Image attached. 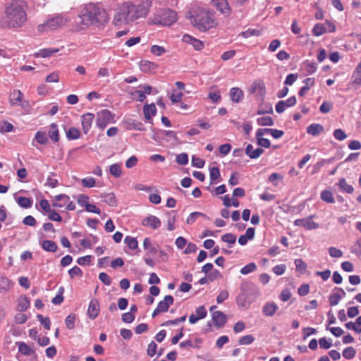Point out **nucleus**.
<instances>
[{
  "label": "nucleus",
  "instance_id": "f257e3e1",
  "mask_svg": "<svg viewBox=\"0 0 361 361\" xmlns=\"http://www.w3.org/2000/svg\"><path fill=\"white\" fill-rule=\"evenodd\" d=\"M27 4L23 0H11L4 6L0 27L16 29L22 27L27 21Z\"/></svg>",
  "mask_w": 361,
  "mask_h": 361
},
{
  "label": "nucleus",
  "instance_id": "f03ea898",
  "mask_svg": "<svg viewBox=\"0 0 361 361\" xmlns=\"http://www.w3.org/2000/svg\"><path fill=\"white\" fill-rule=\"evenodd\" d=\"M152 6V0H142L135 5L129 1L124 2L117 10L114 18L116 26L126 25L140 18H145Z\"/></svg>",
  "mask_w": 361,
  "mask_h": 361
},
{
  "label": "nucleus",
  "instance_id": "7ed1b4c3",
  "mask_svg": "<svg viewBox=\"0 0 361 361\" xmlns=\"http://www.w3.org/2000/svg\"><path fill=\"white\" fill-rule=\"evenodd\" d=\"M187 17L192 26L201 32L216 27L218 24L213 12L197 6H194L190 9Z\"/></svg>",
  "mask_w": 361,
  "mask_h": 361
},
{
  "label": "nucleus",
  "instance_id": "20e7f679",
  "mask_svg": "<svg viewBox=\"0 0 361 361\" xmlns=\"http://www.w3.org/2000/svg\"><path fill=\"white\" fill-rule=\"evenodd\" d=\"M83 25H103L108 22L109 17L106 11L100 6L94 4L86 5L79 16Z\"/></svg>",
  "mask_w": 361,
  "mask_h": 361
},
{
  "label": "nucleus",
  "instance_id": "39448f33",
  "mask_svg": "<svg viewBox=\"0 0 361 361\" xmlns=\"http://www.w3.org/2000/svg\"><path fill=\"white\" fill-rule=\"evenodd\" d=\"M240 290V293L236 298V302L239 307L245 308H247L260 294L257 287L250 281L242 283Z\"/></svg>",
  "mask_w": 361,
  "mask_h": 361
},
{
  "label": "nucleus",
  "instance_id": "423d86ee",
  "mask_svg": "<svg viewBox=\"0 0 361 361\" xmlns=\"http://www.w3.org/2000/svg\"><path fill=\"white\" fill-rule=\"evenodd\" d=\"M68 20L63 13L50 16L44 23L38 25L37 30L40 32L56 30L64 26Z\"/></svg>",
  "mask_w": 361,
  "mask_h": 361
},
{
  "label": "nucleus",
  "instance_id": "0eeeda50",
  "mask_svg": "<svg viewBox=\"0 0 361 361\" xmlns=\"http://www.w3.org/2000/svg\"><path fill=\"white\" fill-rule=\"evenodd\" d=\"M114 115L107 109L99 111L97 114L96 125L100 129H104L106 126L113 122Z\"/></svg>",
  "mask_w": 361,
  "mask_h": 361
},
{
  "label": "nucleus",
  "instance_id": "6e6552de",
  "mask_svg": "<svg viewBox=\"0 0 361 361\" xmlns=\"http://www.w3.org/2000/svg\"><path fill=\"white\" fill-rule=\"evenodd\" d=\"M335 30L336 26L330 21L326 20L324 23L316 24L312 29V33L319 37L327 32H333Z\"/></svg>",
  "mask_w": 361,
  "mask_h": 361
},
{
  "label": "nucleus",
  "instance_id": "1a4fd4ad",
  "mask_svg": "<svg viewBox=\"0 0 361 361\" xmlns=\"http://www.w3.org/2000/svg\"><path fill=\"white\" fill-rule=\"evenodd\" d=\"M177 20V15L174 11L167 9L161 12L159 16V23L165 26H169Z\"/></svg>",
  "mask_w": 361,
  "mask_h": 361
},
{
  "label": "nucleus",
  "instance_id": "9d476101",
  "mask_svg": "<svg viewBox=\"0 0 361 361\" xmlns=\"http://www.w3.org/2000/svg\"><path fill=\"white\" fill-rule=\"evenodd\" d=\"M174 301L173 298L170 295H166L163 300H161L157 307V308L152 312V317H155L160 313L166 312L168 311L170 305H173Z\"/></svg>",
  "mask_w": 361,
  "mask_h": 361
},
{
  "label": "nucleus",
  "instance_id": "9b49d317",
  "mask_svg": "<svg viewBox=\"0 0 361 361\" xmlns=\"http://www.w3.org/2000/svg\"><path fill=\"white\" fill-rule=\"evenodd\" d=\"M313 216H309L304 219H298L294 221V225L301 226L307 230H314L319 228V224L312 221Z\"/></svg>",
  "mask_w": 361,
  "mask_h": 361
},
{
  "label": "nucleus",
  "instance_id": "f8f14e48",
  "mask_svg": "<svg viewBox=\"0 0 361 361\" xmlns=\"http://www.w3.org/2000/svg\"><path fill=\"white\" fill-rule=\"evenodd\" d=\"M212 4L224 16H228L231 13V8L227 0H212Z\"/></svg>",
  "mask_w": 361,
  "mask_h": 361
},
{
  "label": "nucleus",
  "instance_id": "ddd939ff",
  "mask_svg": "<svg viewBox=\"0 0 361 361\" xmlns=\"http://www.w3.org/2000/svg\"><path fill=\"white\" fill-rule=\"evenodd\" d=\"M295 96L289 97L287 100H281L276 104V111L279 114L283 113L287 107L293 106L296 104Z\"/></svg>",
  "mask_w": 361,
  "mask_h": 361
},
{
  "label": "nucleus",
  "instance_id": "4468645a",
  "mask_svg": "<svg viewBox=\"0 0 361 361\" xmlns=\"http://www.w3.org/2000/svg\"><path fill=\"white\" fill-rule=\"evenodd\" d=\"M94 118V115L92 113H86L82 116L81 122L82 126V131L85 134H87L90 131Z\"/></svg>",
  "mask_w": 361,
  "mask_h": 361
},
{
  "label": "nucleus",
  "instance_id": "2eb2a0df",
  "mask_svg": "<svg viewBox=\"0 0 361 361\" xmlns=\"http://www.w3.org/2000/svg\"><path fill=\"white\" fill-rule=\"evenodd\" d=\"M99 303L98 300L97 299H92L87 309L88 317L91 319H94L99 315Z\"/></svg>",
  "mask_w": 361,
  "mask_h": 361
},
{
  "label": "nucleus",
  "instance_id": "dca6fc26",
  "mask_svg": "<svg viewBox=\"0 0 361 361\" xmlns=\"http://www.w3.org/2000/svg\"><path fill=\"white\" fill-rule=\"evenodd\" d=\"M142 225L146 227H150L157 229L161 226V221L159 218L154 215H150L142 221Z\"/></svg>",
  "mask_w": 361,
  "mask_h": 361
},
{
  "label": "nucleus",
  "instance_id": "f3484780",
  "mask_svg": "<svg viewBox=\"0 0 361 361\" xmlns=\"http://www.w3.org/2000/svg\"><path fill=\"white\" fill-rule=\"evenodd\" d=\"M143 113L146 121L153 124L152 116L157 113V108L154 103L151 104H145L143 108Z\"/></svg>",
  "mask_w": 361,
  "mask_h": 361
},
{
  "label": "nucleus",
  "instance_id": "a211bd4d",
  "mask_svg": "<svg viewBox=\"0 0 361 361\" xmlns=\"http://www.w3.org/2000/svg\"><path fill=\"white\" fill-rule=\"evenodd\" d=\"M251 92L257 93L259 97L264 98L266 94V87L264 82L255 81L251 86Z\"/></svg>",
  "mask_w": 361,
  "mask_h": 361
},
{
  "label": "nucleus",
  "instance_id": "6ab92c4d",
  "mask_svg": "<svg viewBox=\"0 0 361 361\" xmlns=\"http://www.w3.org/2000/svg\"><path fill=\"white\" fill-rule=\"evenodd\" d=\"M264 153V149L262 148L258 147L255 149H253V147L251 144H249L245 147V154L250 159H257Z\"/></svg>",
  "mask_w": 361,
  "mask_h": 361
},
{
  "label": "nucleus",
  "instance_id": "aec40b11",
  "mask_svg": "<svg viewBox=\"0 0 361 361\" xmlns=\"http://www.w3.org/2000/svg\"><path fill=\"white\" fill-rule=\"evenodd\" d=\"M212 320L218 327L223 326L226 322V315L221 311H215L212 314Z\"/></svg>",
  "mask_w": 361,
  "mask_h": 361
},
{
  "label": "nucleus",
  "instance_id": "412c9836",
  "mask_svg": "<svg viewBox=\"0 0 361 361\" xmlns=\"http://www.w3.org/2000/svg\"><path fill=\"white\" fill-rule=\"evenodd\" d=\"M278 308V305L275 302H267L263 306L262 312L267 317H272Z\"/></svg>",
  "mask_w": 361,
  "mask_h": 361
},
{
  "label": "nucleus",
  "instance_id": "4be33fe9",
  "mask_svg": "<svg viewBox=\"0 0 361 361\" xmlns=\"http://www.w3.org/2000/svg\"><path fill=\"white\" fill-rule=\"evenodd\" d=\"M243 92L238 87H232L230 90L231 99L234 102H240L243 99Z\"/></svg>",
  "mask_w": 361,
  "mask_h": 361
},
{
  "label": "nucleus",
  "instance_id": "5701e85b",
  "mask_svg": "<svg viewBox=\"0 0 361 361\" xmlns=\"http://www.w3.org/2000/svg\"><path fill=\"white\" fill-rule=\"evenodd\" d=\"M23 93L18 90H13L10 94V102L11 105H20L22 102Z\"/></svg>",
  "mask_w": 361,
  "mask_h": 361
},
{
  "label": "nucleus",
  "instance_id": "b1692460",
  "mask_svg": "<svg viewBox=\"0 0 361 361\" xmlns=\"http://www.w3.org/2000/svg\"><path fill=\"white\" fill-rule=\"evenodd\" d=\"M323 131L324 127L318 123H312L307 128V133L313 136H317Z\"/></svg>",
  "mask_w": 361,
  "mask_h": 361
},
{
  "label": "nucleus",
  "instance_id": "393cba45",
  "mask_svg": "<svg viewBox=\"0 0 361 361\" xmlns=\"http://www.w3.org/2000/svg\"><path fill=\"white\" fill-rule=\"evenodd\" d=\"M30 307V300L27 297L23 295L18 300L17 310L24 312Z\"/></svg>",
  "mask_w": 361,
  "mask_h": 361
},
{
  "label": "nucleus",
  "instance_id": "a878e982",
  "mask_svg": "<svg viewBox=\"0 0 361 361\" xmlns=\"http://www.w3.org/2000/svg\"><path fill=\"white\" fill-rule=\"evenodd\" d=\"M41 246L47 252H54L57 250V245L54 241L44 240L42 242Z\"/></svg>",
  "mask_w": 361,
  "mask_h": 361
},
{
  "label": "nucleus",
  "instance_id": "bb28decb",
  "mask_svg": "<svg viewBox=\"0 0 361 361\" xmlns=\"http://www.w3.org/2000/svg\"><path fill=\"white\" fill-rule=\"evenodd\" d=\"M351 85L355 90L358 89L361 86V71L356 68L353 71L352 75Z\"/></svg>",
  "mask_w": 361,
  "mask_h": 361
},
{
  "label": "nucleus",
  "instance_id": "cd10ccee",
  "mask_svg": "<svg viewBox=\"0 0 361 361\" xmlns=\"http://www.w3.org/2000/svg\"><path fill=\"white\" fill-rule=\"evenodd\" d=\"M48 135L50 139H51L53 141L58 142L59 140V133L56 124L51 123L50 125V129L49 130Z\"/></svg>",
  "mask_w": 361,
  "mask_h": 361
},
{
  "label": "nucleus",
  "instance_id": "c85d7f7f",
  "mask_svg": "<svg viewBox=\"0 0 361 361\" xmlns=\"http://www.w3.org/2000/svg\"><path fill=\"white\" fill-rule=\"evenodd\" d=\"M101 198L102 199L103 202L111 207H114L116 205V200L113 193L102 194L101 195Z\"/></svg>",
  "mask_w": 361,
  "mask_h": 361
},
{
  "label": "nucleus",
  "instance_id": "c756f323",
  "mask_svg": "<svg viewBox=\"0 0 361 361\" xmlns=\"http://www.w3.org/2000/svg\"><path fill=\"white\" fill-rule=\"evenodd\" d=\"M302 66L304 70L307 72V74L314 73L317 69V65L314 62H312L310 61H305L302 63Z\"/></svg>",
  "mask_w": 361,
  "mask_h": 361
},
{
  "label": "nucleus",
  "instance_id": "7c9ffc66",
  "mask_svg": "<svg viewBox=\"0 0 361 361\" xmlns=\"http://www.w3.org/2000/svg\"><path fill=\"white\" fill-rule=\"evenodd\" d=\"M331 162V159H321L320 161L317 162L313 166V168H312V170L311 171V173L312 175L317 174V173L319 172V171L321 170L322 166H324L326 164H329Z\"/></svg>",
  "mask_w": 361,
  "mask_h": 361
},
{
  "label": "nucleus",
  "instance_id": "2f4dec72",
  "mask_svg": "<svg viewBox=\"0 0 361 361\" xmlns=\"http://www.w3.org/2000/svg\"><path fill=\"white\" fill-rule=\"evenodd\" d=\"M80 135V130L76 128L71 127L66 131V137L69 140L78 139Z\"/></svg>",
  "mask_w": 361,
  "mask_h": 361
},
{
  "label": "nucleus",
  "instance_id": "473e14b6",
  "mask_svg": "<svg viewBox=\"0 0 361 361\" xmlns=\"http://www.w3.org/2000/svg\"><path fill=\"white\" fill-rule=\"evenodd\" d=\"M59 50L57 49H42L37 53L35 54V56L37 57H49L51 56L53 54L56 53Z\"/></svg>",
  "mask_w": 361,
  "mask_h": 361
},
{
  "label": "nucleus",
  "instance_id": "72a5a7b5",
  "mask_svg": "<svg viewBox=\"0 0 361 361\" xmlns=\"http://www.w3.org/2000/svg\"><path fill=\"white\" fill-rule=\"evenodd\" d=\"M339 188L344 192L350 194L353 192L354 188L352 185L347 183L345 178H342L339 180L338 182Z\"/></svg>",
  "mask_w": 361,
  "mask_h": 361
},
{
  "label": "nucleus",
  "instance_id": "f704fd0d",
  "mask_svg": "<svg viewBox=\"0 0 361 361\" xmlns=\"http://www.w3.org/2000/svg\"><path fill=\"white\" fill-rule=\"evenodd\" d=\"M144 249L147 250L149 255H154L157 252L155 247L152 246L151 240L149 238H145L143 241Z\"/></svg>",
  "mask_w": 361,
  "mask_h": 361
},
{
  "label": "nucleus",
  "instance_id": "c9c22d12",
  "mask_svg": "<svg viewBox=\"0 0 361 361\" xmlns=\"http://www.w3.org/2000/svg\"><path fill=\"white\" fill-rule=\"evenodd\" d=\"M17 203L23 208H30L32 204V200L25 197H19L16 200Z\"/></svg>",
  "mask_w": 361,
  "mask_h": 361
},
{
  "label": "nucleus",
  "instance_id": "e433bc0d",
  "mask_svg": "<svg viewBox=\"0 0 361 361\" xmlns=\"http://www.w3.org/2000/svg\"><path fill=\"white\" fill-rule=\"evenodd\" d=\"M257 123L261 126H271L274 125V121L270 116H262L258 118Z\"/></svg>",
  "mask_w": 361,
  "mask_h": 361
},
{
  "label": "nucleus",
  "instance_id": "4c0bfd02",
  "mask_svg": "<svg viewBox=\"0 0 361 361\" xmlns=\"http://www.w3.org/2000/svg\"><path fill=\"white\" fill-rule=\"evenodd\" d=\"M321 199L327 203H334L335 202L333 193L329 190H323L321 192Z\"/></svg>",
  "mask_w": 361,
  "mask_h": 361
},
{
  "label": "nucleus",
  "instance_id": "58836bf2",
  "mask_svg": "<svg viewBox=\"0 0 361 361\" xmlns=\"http://www.w3.org/2000/svg\"><path fill=\"white\" fill-rule=\"evenodd\" d=\"M124 242L130 250H133L138 247V243L135 238L126 236L125 238Z\"/></svg>",
  "mask_w": 361,
  "mask_h": 361
},
{
  "label": "nucleus",
  "instance_id": "ea45409f",
  "mask_svg": "<svg viewBox=\"0 0 361 361\" xmlns=\"http://www.w3.org/2000/svg\"><path fill=\"white\" fill-rule=\"evenodd\" d=\"M257 269V265L254 262L249 263L240 269V273L243 275H247L254 272Z\"/></svg>",
  "mask_w": 361,
  "mask_h": 361
},
{
  "label": "nucleus",
  "instance_id": "a19ab883",
  "mask_svg": "<svg viewBox=\"0 0 361 361\" xmlns=\"http://www.w3.org/2000/svg\"><path fill=\"white\" fill-rule=\"evenodd\" d=\"M110 173L116 178H119L121 176V168L118 164H114L110 166Z\"/></svg>",
  "mask_w": 361,
  "mask_h": 361
},
{
  "label": "nucleus",
  "instance_id": "79ce46f5",
  "mask_svg": "<svg viewBox=\"0 0 361 361\" xmlns=\"http://www.w3.org/2000/svg\"><path fill=\"white\" fill-rule=\"evenodd\" d=\"M356 355V350L353 347H347L343 351V356L348 360L353 359Z\"/></svg>",
  "mask_w": 361,
  "mask_h": 361
},
{
  "label": "nucleus",
  "instance_id": "37998d69",
  "mask_svg": "<svg viewBox=\"0 0 361 361\" xmlns=\"http://www.w3.org/2000/svg\"><path fill=\"white\" fill-rule=\"evenodd\" d=\"M200 216L207 217V216L202 212H195L191 213L188 216V218L186 219V223L188 224H192L195 221L196 219Z\"/></svg>",
  "mask_w": 361,
  "mask_h": 361
},
{
  "label": "nucleus",
  "instance_id": "c03bdc74",
  "mask_svg": "<svg viewBox=\"0 0 361 361\" xmlns=\"http://www.w3.org/2000/svg\"><path fill=\"white\" fill-rule=\"evenodd\" d=\"M68 274L71 279H73L75 276L82 277L83 273L80 267L75 266L73 268H71V269H69Z\"/></svg>",
  "mask_w": 361,
  "mask_h": 361
},
{
  "label": "nucleus",
  "instance_id": "a18cd8bd",
  "mask_svg": "<svg viewBox=\"0 0 361 361\" xmlns=\"http://www.w3.org/2000/svg\"><path fill=\"white\" fill-rule=\"evenodd\" d=\"M259 35L260 32L256 29H248L245 31L241 32L240 34V35L244 38H248L251 36H259Z\"/></svg>",
  "mask_w": 361,
  "mask_h": 361
},
{
  "label": "nucleus",
  "instance_id": "49530a36",
  "mask_svg": "<svg viewBox=\"0 0 361 361\" xmlns=\"http://www.w3.org/2000/svg\"><path fill=\"white\" fill-rule=\"evenodd\" d=\"M222 241L230 245H233L236 241V236L232 233H226L221 236Z\"/></svg>",
  "mask_w": 361,
  "mask_h": 361
},
{
  "label": "nucleus",
  "instance_id": "de8ad7c7",
  "mask_svg": "<svg viewBox=\"0 0 361 361\" xmlns=\"http://www.w3.org/2000/svg\"><path fill=\"white\" fill-rule=\"evenodd\" d=\"M35 139L41 145H45L48 141L46 133L42 131L37 132Z\"/></svg>",
  "mask_w": 361,
  "mask_h": 361
},
{
  "label": "nucleus",
  "instance_id": "09e8293b",
  "mask_svg": "<svg viewBox=\"0 0 361 361\" xmlns=\"http://www.w3.org/2000/svg\"><path fill=\"white\" fill-rule=\"evenodd\" d=\"M75 315L69 314L65 319L66 326L68 329H73L75 326Z\"/></svg>",
  "mask_w": 361,
  "mask_h": 361
},
{
  "label": "nucleus",
  "instance_id": "8fccbe9b",
  "mask_svg": "<svg viewBox=\"0 0 361 361\" xmlns=\"http://www.w3.org/2000/svg\"><path fill=\"white\" fill-rule=\"evenodd\" d=\"M18 350L25 355H29L31 353L30 348L24 342L18 343Z\"/></svg>",
  "mask_w": 361,
  "mask_h": 361
},
{
  "label": "nucleus",
  "instance_id": "3c124183",
  "mask_svg": "<svg viewBox=\"0 0 361 361\" xmlns=\"http://www.w3.org/2000/svg\"><path fill=\"white\" fill-rule=\"evenodd\" d=\"M37 318L47 330L50 329L51 322L48 317H44L42 314H37Z\"/></svg>",
  "mask_w": 361,
  "mask_h": 361
},
{
  "label": "nucleus",
  "instance_id": "603ef678",
  "mask_svg": "<svg viewBox=\"0 0 361 361\" xmlns=\"http://www.w3.org/2000/svg\"><path fill=\"white\" fill-rule=\"evenodd\" d=\"M341 300V296L339 295V293L337 291H334L329 296V303L331 306H335L338 304Z\"/></svg>",
  "mask_w": 361,
  "mask_h": 361
},
{
  "label": "nucleus",
  "instance_id": "864d4df0",
  "mask_svg": "<svg viewBox=\"0 0 361 361\" xmlns=\"http://www.w3.org/2000/svg\"><path fill=\"white\" fill-rule=\"evenodd\" d=\"M89 197L86 195L80 194L78 196L77 202L78 204L81 207H87V204H89Z\"/></svg>",
  "mask_w": 361,
  "mask_h": 361
},
{
  "label": "nucleus",
  "instance_id": "5fc2aeb1",
  "mask_svg": "<svg viewBox=\"0 0 361 361\" xmlns=\"http://www.w3.org/2000/svg\"><path fill=\"white\" fill-rule=\"evenodd\" d=\"M81 183L85 188H92L95 185V179L92 177H87L81 180Z\"/></svg>",
  "mask_w": 361,
  "mask_h": 361
},
{
  "label": "nucleus",
  "instance_id": "6e6d98bb",
  "mask_svg": "<svg viewBox=\"0 0 361 361\" xmlns=\"http://www.w3.org/2000/svg\"><path fill=\"white\" fill-rule=\"evenodd\" d=\"M255 338L252 336V335H246L244 336H242L239 341L238 343L240 345H249L251 344L254 341Z\"/></svg>",
  "mask_w": 361,
  "mask_h": 361
},
{
  "label": "nucleus",
  "instance_id": "4d7b16f0",
  "mask_svg": "<svg viewBox=\"0 0 361 361\" xmlns=\"http://www.w3.org/2000/svg\"><path fill=\"white\" fill-rule=\"evenodd\" d=\"M334 136L337 140L339 141L344 140L347 137V135L345 134L344 130H343L341 128L336 129L334 131Z\"/></svg>",
  "mask_w": 361,
  "mask_h": 361
},
{
  "label": "nucleus",
  "instance_id": "13d9d810",
  "mask_svg": "<svg viewBox=\"0 0 361 361\" xmlns=\"http://www.w3.org/2000/svg\"><path fill=\"white\" fill-rule=\"evenodd\" d=\"M207 314V310L205 309L204 306H203V305L199 306L195 310V315L197 317L200 318V319L205 318Z\"/></svg>",
  "mask_w": 361,
  "mask_h": 361
},
{
  "label": "nucleus",
  "instance_id": "bf43d9fd",
  "mask_svg": "<svg viewBox=\"0 0 361 361\" xmlns=\"http://www.w3.org/2000/svg\"><path fill=\"white\" fill-rule=\"evenodd\" d=\"M295 265L296 267V269L301 273L304 272L306 270L307 264L302 259H295Z\"/></svg>",
  "mask_w": 361,
  "mask_h": 361
},
{
  "label": "nucleus",
  "instance_id": "052dcab7",
  "mask_svg": "<svg viewBox=\"0 0 361 361\" xmlns=\"http://www.w3.org/2000/svg\"><path fill=\"white\" fill-rule=\"evenodd\" d=\"M256 138H257V143L259 146L264 147V148L270 147L271 142L268 139L264 138L262 137H256Z\"/></svg>",
  "mask_w": 361,
  "mask_h": 361
},
{
  "label": "nucleus",
  "instance_id": "680f3d73",
  "mask_svg": "<svg viewBox=\"0 0 361 361\" xmlns=\"http://www.w3.org/2000/svg\"><path fill=\"white\" fill-rule=\"evenodd\" d=\"M333 108V105L331 102H324L319 107V111L322 114L329 113Z\"/></svg>",
  "mask_w": 361,
  "mask_h": 361
},
{
  "label": "nucleus",
  "instance_id": "e2e57ef3",
  "mask_svg": "<svg viewBox=\"0 0 361 361\" xmlns=\"http://www.w3.org/2000/svg\"><path fill=\"white\" fill-rule=\"evenodd\" d=\"M176 161L180 165H185L188 162V157L186 153H181L176 156Z\"/></svg>",
  "mask_w": 361,
  "mask_h": 361
},
{
  "label": "nucleus",
  "instance_id": "0e129e2a",
  "mask_svg": "<svg viewBox=\"0 0 361 361\" xmlns=\"http://www.w3.org/2000/svg\"><path fill=\"white\" fill-rule=\"evenodd\" d=\"M204 161L200 158L197 157L195 156H192V165L197 168H203L204 165Z\"/></svg>",
  "mask_w": 361,
  "mask_h": 361
},
{
  "label": "nucleus",
  "instance_id": "69168bd1",
  "mask_svg": "<svg viewBox=\"0 0 361 361\" xmlns=\"http://www.w3.org/2000/svg\"><path fill=\"white\" fill-rule=\"evenodd\" d=\"M209 176L212 181L216 180L220 176L219 168L212 167L209 169Z\"/></svg>",
  "mask_w": 361,
  "mask_h": 361
},
{
  "label": "nucleus",
  "instance_id": "338daca9",
  "mask_svg": "<svg viewBox=\"0 0 361 361\" xmlns=\"http://www.w3.org/2000/svg\"><path fill=\"white\" fill-rule=\"evenodd\" d=\"M329 253L331 257H341L343 256V252L336 248L335 247H330L329 248Z\"/></svg>",
  "mask_w": 361,
  "mask_h": 361
},
{
  "label": "nucleus",
  "instance_id": "774afa93",
  "mask_svg": "<svg viewBox=\"0 0 361 361\" xmlns=\"http://www.w3.org/2000/svg\"><path fill=\"white\" fill-rule=\"evenodd\" d=\"M151 52L159 56L165 52V49L161 46L153 45L151 48Z\"/></svg>",
  "mask_w": 361,
  "mask_h": 361
}]
</instances>
